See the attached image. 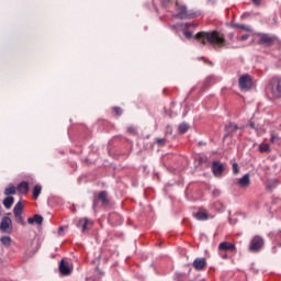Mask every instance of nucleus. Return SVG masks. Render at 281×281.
<instances>
[{"label": "nucleus", "mask_w": 281, "mask_h": 281, "mask_svg": "<svg viewBox=\"0 0 281 281\" xmlns=\"http://www.w3.org/2000/svg\"><path fill=\"white\" fill-rule=\"evenodd\" d=\"M195 37L202 43V45L210 43V45L214 46V49H221V47H225V36L216 31L200 32L195 35Z\"/></svg>", "instance_id": "obj_1"}, {"label": "nucleus", "mask_w": 281, "mask_h": 281, "mask_svg": "<svg viewBox=\"0 0 281 281\" xmlns=\"http://www.w3.org/2000/svg\"><path fill=\"white\" fill-rule=\"evenodd\" d=\"M178 5V13L173 14L175 19L180 20H187V19H196V16H200L201 13L199 11L194 10H188V7L183 4H177Z\"/></svg>", "instance_id": "obj_2"}, {"label": "nucleus", "mask_w": 281, "mask_h": 281, "mask_svg": "<svg viewBox=\"0 0 281 281\" xmlns=\"http://www.w3.org/2000/svg\"><path fill=\"white\" fill-rule=\"evenodd\" d=\"M262 247H265V239L260 237V235H256L250 240L248 251L251 254H258Z\"/></svg>", "instance_id": "obj_3"}, {"label": "nucleus", "mask_w": 281, "mask_h": 281, "mask_svg": "<svg viewBox=\"0 0 281 281\" xmlns=\"http://www.w3.org/2000/svg\"><path fill=\"white\" fill-rule=\"evenodd\" d=\"M269 87L274 98H281V77H273L270 80Z\"/></svg>", "instance_id": "obj_4"}, {"label": "nucleus", "mask_w": 281, "mask_h": 281, "mask_svg": "<svg viewBox=\"0 0 281 281\" xmlns=\"http://www.w3.org/2000/svg\"><path fill=\"white\" fill-rule=\"evenodd\" d=\"M12 218L10 216H3L0 222V232L2 234H12Z\"/></svg>", "instance_id": "obj_5"}, {"label": "nucleus", "mask_w": 281, "mask_h": 281, "mask_svg": "<svg viewBox=\"0 0 281 281\" xmlns=\"http://www.w3.org/2000/svg\"><path fill=\"white\" fill-rule=\"evenodd\" d=\"M254 87V81L251 80V76L249 75H243L239 78V88L241 91H249Z\"/></svg>", "instance_id": "obj_6"}, {"label": "nucleus", "mask_w": 281, "mask_h": 281, "mask_svg": "<svg viewBox=\"0 0 281 281\" xmlns=\"http://www.w3.org/2000/svg\"><path fill=\"white\" fill-rule=\"evenodd\" d=\"M212 172L214 177H221L225 172V166L221 161H213Z\"/></svg>", "instance_id": "obj_7"}, {"label": "nucleus", "mask_w": 281, "mask_h": 281, "mask_svg": "<svg viewBox=\"0 0 281 281\" xmlns=\"http://www.w3.org/2000/svg\"><path fill=\"white\" fill-rule=\"evenodd\" d=\"M205 267H207V261L205 260V258H196L193 261V268L196 271H203V269H205Z\"/></svg>", "instance_id": "obj_8"}, {"label": "nucleus", "mask_w": 281, "mask_h": 281, "mask_svg": "<svg viewBox=\"0 0 281 281\" xmlns=\"http://www.w3.org/2000/svg\"><path fill=\"white\" fill-rule=\"evenodd\" d=\"M59 272L61 276H69L71 273V267H69V262L65 261V259H61L59 263Z\"/></svg>", "instance_id": "obj_9"}, {"label": "nucleus", "mask_w": 281, "mask_h": 281, "mask_svg": "<svg viewBox=\"0 0 281 281\" xmlns=\"http://www.w3.org/2000/svg\"><path fill=\"white\" fill-rule=\"evenodd\" d=\"M239 188H249L251 186V178L249 173H246L238 180Z\"/></svg>", "instance_id": "obj_10"}, {"label": "nucleus", "mask_w": 281, "mask_h": 281, "mask_svg": "<svg viewBox=\"0 0 281 281\" xmlns=\"http://www.w3.org/2000/svg\"><path fill=\"white\" fill-rule=\"evenodd\" d=\"M98 201H101L103 205H109V195L105 191L99 193L98 199L94 200V207H98Z\"/></svg>", "instance_id": "obj_11"}, {"label": "nucleus", "mask_w": 281, "mask_h": 281, "mask_svg": "<svg viewBox=\"0 0 281 281\" xmlns=\"http://www.w3.org/2000/svg\"><path fill=\"white\" fill-rule=\"evenodd\" d=\"M220 251H234L236 246L229 241H223L218 245Z\"/></svg>", "instance_id": "obj_12"}, {"label": "nucleus", "mask_w": 281, "mask_h": 281, "mask_svg": "<svg viewBox=\"0 0 281 281\" xmlns=\"http://www.w3.org/2000/svg\"><path fill=\"white\" fill-rule=\"evenodd\" d=\"M16 190L20 194H27L30 192V183L22 181L18 184Z\"/></svg>", "instance_id": "obj_13"}, {"label": "nucleus", "mask_w": 281, "mask_h": 281, "mask_svg": "<svg viewBox=\"0 0 281 281\" xmlns=\"http://www.w3.org/2000/svg\"><path fill=\"white\" fill-rule=\"evenodd\" d=\"M93 222H91V220L85 217V218H80L77 223V227L81 228L82 232H87V225H92Z\"/></svg>", "instance_id": "obj_14"}, {"label": "nucleus", "mask_w": 281, "mask_h": 281, "mask_svg": "<svg viewBox=\"0 0 281 281\" xmlns=\"http://www.w3.org/2000/svg\"><path fill=\"white\" fill-rule=\"evenodd\" d=\"M29 225H43V217L40 214H35L33 217L27 218Z\"/></svg>", "instance_id": "obj_15"}, {"label": "nucleus", "mask_w": 281, "mask_h": 281, "mask_svg": "<svg viewBox=\"0 0 281 281\" xmlns=\"http://www.w3.org/2000/svg\"><path fill=\"white\" fill-rule=\"evenodd\" d=\"M226 135H232V133H235V131H238V125L236 123H228L225 126Z\"/></svg>", "instance_id": "obj_16"}, {"label": "nucleus", "mask_w": 281, "mask_h": 281, "mask_svg": "<svg viewBox=\"0 0 281 281\" xmlns=\"http://www.w3.org/2000/svg\"><path fill=\"white\" fill-rule=\"evenodd\" d=\"M259 43L269 45V43H273V38L269 34H261Z\"/></svg>", "instance_id": "obj_17"}, {"label": "nucleus", "mask_w": 281, "mask_h": 281, "mask_svg": "<svg viewBox=\"0 0 281 281\" xmlns=\"http://www.w3.org/2000/svg\"><path fill=\"white\" fill-rule=\"evenodd\" d=\"M14 203V198L13 196H7L4 200H3V205L7 210H10V207H12Z\"/></svg>", "instance_id": "obj_18"}, {"label": "nucleus", "mask_w": 281, "mask_h": 281, "mask_svg": "<svg viewBox=\"0 0 281 281\" xmlns=\"http://www.w3.org/2000/svg\"><path fill=\"white\" fill-rule=\"evenodd\" d=\"M193 216H194V218H196V221H207V218H209L207 213L201 212V211L193 214Z\"/></svg>", "instance_id": "obj_19"}, {"label": "nucleus", "mask_w": 281, "mask_h": 281, "mask_svg": "<svg viewBox=\"0 0 281 281\" xmlns=\"http://www.w3.org/2000/svg\"><path fill=\"white\" fill-rule=\"evenodd\" d=\"M5 196H10V194H16V188L14 184H9L8 188L4 189Z\"/></svg>", "instance_id": "obj_20"}, {"label": "nucleus", "mask_w": 281, "mask_h": 281, "mask_svg": "<svg viewBox=\"0 0 281 281\" xmlns=\"http://www.w3.org/2000/svg\"><path fill=\"white\" fill-rule=\"evenodd\" d=\"M172 27L173 29L181 27L182 30H188L190 27H195V25L192 22H187V23H183V24H176Z\"/></svg>", "instance_id": "obj_21"}, {"label": "nucleus", "mask_w": 281, "mask_h": 281, "mask_svg": "<svg viewBox=\"0 0 281 281\" xmlns=\"http://www.w3.org/2000/svg\"><path fill=\"white\" fill-rule=\"evenodd\" d=\"M0 243L4 246V247H10V245L12 244V238L10 236H2L0 238Z\"/></svg>", "instance_id": "obj_22"}, {"label": "nucleus", "mask_w": 281, "mask_h": 281, "mask_svg": "<svg viewBox=\"0 0 281 281\" xmlns=\"http://www.w3.org/2000/svg\"><path fill=\"white\" fill-rule=\"evenodd\" d=\"M42 190L43 187H41V184H36L33 189V199H38V196H41Z\"/></svg>", "instance_id": "obj_23"}, {"label": "nucleus", "mask_w": 281, "mask_h": 281, "mask_svg": "<svg viewBox=\"0 0 281 281\" xmlns=\"http://www.w3.org/2000/svg\"><path fill=\"white\" fill-rule=\"evenodd\" d=\"M13 214H23V203L18 202L15 206L13 207Z\"/></svg>", "instance_id": "obj_24"}, {"label": "nucleus", "mask_w": 281, "mask_h": 281, "mask_svg": "<svg viewBox=\"0 0 281 281\" xmlns=\"http://www.w3.org/2000/svg\"><path fill=\"white\" fill-rule=\"evenodd\" d=\"M179 133L183 134V133H188V131H190V124L188 123H181L179 125V128H178Z\"/></svg>", "instance_id": "obj_25"}, {"label": "nucleus", "mask_w": 281, "mask_h": 281, "mask_svg": "<svg viewBox=\"0 0 281 281\" xmlns=\"http://www.w3.org/2000/svg\"><path fill=\"white\" fill-rule=\"evenodd\" d=\"M259 150L261 153H271V146H269V144H260Z\"/></svg>", "instance_id": "obj_26"}, {"label": "nucleus", "mask_w": 281, "mask_h": 281, "mask_svg": "<svg viewBox=\"0 0 281 281\" xmlns=\"http://www.w3.org/2000/svg\"><path fill=\"white\" fill-rule=\"evenodd\" d=\"M15 222L19 223L20 225H25V220H23L22 214H16L14 215Z\"/></svg>", "instance_id": "obj_27"}, {"label": "nucleus", "mask_w": 281, "mask_h": 281, "mask_svg": "<svg viewBox=\"0 0 281 281\" xmlns=\"http://www.w3.org/2000/svg\"><path fill=\"white\" fill-rule=\"evenodd\" d=\"M233 172L234 175H238V172H240V169L238 168V162L233 164Z\"/></svg>", "instance_id": "obj_28"}, {"label": "nucleus", "mask_w": 281, "mask_h": 281, "mask_svg": "<svg viewBox=\"0 0 281 281\" xmlns=\"http://www.w3.org/2000/svg\"><path fill=\"white\" fill-rule=\"evenodd\" d=\"M278 139H280V137L276 134H272L271 138H270V142H271V144H276L278 142Z\"/></svg>", "instance_id": "obj_29"}, {"label": "nucleus", "mask_w": 281, "mask_h": 281, "mask_svg": "<svg viewBox=\"0 0 281 281\" xmlns=\"http://www.w3.org/2000/svg\"><path fill=\"white\" fill-rule=\"evenodd\" d=\"M156 142L158 146H164V144H166V140L164 138H157Z\"/></svg>", "instance_id": "obj_30"}, {"label": "nucleus", "mask_w": 281, "mask_h": 281, "mask_svg": "<svg viewBox=\"0 0 281 281\" xmlns=\"http://www.w3.org/2000/svg\"><path fill=\"white\" fill-rule=\"evenodd\" d=\"M240 30H245L246 32H250L251 29L245 24L239 25Z\"/></svg>", "instance_id": "obj_31"}, {"label": "nucleus", "mask_w": 281, "mask_h": 281, "mask_svg": "<svg viewBox=\"0 0 281 281\" xmlns=\"http://www.w3.org/2000/svg\"><path fill=\"white\" fill-rule=\"evenodd\" d=\"M247 38H249V35L245 34V35L238 36L237 41H247Z\"/></svg>", "instance_id": "obj_32"}, {"label": "nucleus", "mask_w": 281, "mask_h": 281, "mask_svg": "<svg viewBox=\"0 0 281 281\" xmlns=\"http://www.w3.org/2000/svg\"><path fill=\"white\" fill-rule=\"evenodd\" d=\"M184 36H186V38H192V32H190V31H184Z\"/></svg>", "instance_id": "obj_33"}, {"label": "nucleus", "mask_w": 281, "mask_h": 281, "mask_svg": "<svg viewBox=\"0 0 281 281\" xmlns=\"http://www.w3.org/2000/svg\"><path fill=\"white\" fill-rule=\"evenodd\" d=\"M271 186H272L273 188H276V187L278 186V180L271 181V182L268 184V188H271Z\"/></svg>", "instance_id": "obj_34"}, {"label": "nucleus", "mask_w": 281, "mask_h": 281, "mask_svg": "<svg viewBox=\"0 0 281 281\" xmlns=\"http://www.w3.org/2000/svg\"><path fill=\"white\" fill-rule=\"evenodd\" d=\"M114 111H115L116 115H122V108L115 106Z\"/></svg>", "instance_id": "obj_35"}, {"label": "nucleus", "mask_w": 281, "mask_h": 281, "mask_svg": "<svg viewBox=\"0 0 281 281\" xmlns=\"http://www.w3.org/2000/svg\"><path fill=\"white\" fill-rule=\"evenodd\" d=\"M213 196H221V190L215 189V190L213 191Z\"/></svg>", "instance_id": "obj_36"}, {"label": "nucleus", "mask_w": 281, "mask_h": 281, "mask_svg": "<svg viewBox=\"0 0 281 281\" xmlns=\"http://www.w3.org/2000/svg\"><path fill=\"white\" fill-rule=\"evenodd\" d=\"M249 126H250V128H254V130L257 131V133H258V127H256V124L249 123Z\"/></svg>", "instance_id": "obj_37"}, {"label": "nucleus", "mask_w": 281, "mask_h": 281, "mask_svg": "<svg viewBox=\"0 0 281 281\" xmlns=\"http://www.w3.org/2000/svg\"><path fill=\"white\" fill-rule=\"evenodd\" d=\"M254 5H260L261 0H252Z\"/></svg>", "instance_id": "obj_38"}, {"label": "nucleus", "mask_w": 281, "mask_h": 281, "mask_svg": "<svg viewBox=\"0 0 281 281\" xmlns=\"http://www.w3.org/2000/svg\"><path fill=\"white\" fill-rule=\"evenodd\" d=\"M64 229H65V228H64L63 226H61V227H59V229H58V235H59V236H63V232H64Z\"/></svg>", "instance_id": "obj_39"}, {"label": "nucleus", "mask_w": 281, "mask_h": 281, "mask_svg": "<svg viewBox=\"0 0 281 281\" xmlns=\"http://www.w3.org/2000/svg\"><path fill=\"white\" fill-rule=\"evenodd\" d=\"M258 133H265V130H260Z\"/></svg>", "instance_id": "obj_40"}, {"label": "nucleus", "mask_w": 281, "mask_h": 281, "mask_svg": "<svg viewBox=\"0 0 281 281\" xmlns=\"http://www.w3.org/2000/svg\"><path fill=\"white\" fill-rule=\"evenodd\" d=\"M130 133H133V128H128Z\"/></svg>", "instance_id": "obj_41"}, {"label": "nucleus", "mask_w": 281, "mask_h": 281, "mask_svg": "<svg viewBox=\"0 0 281 281\" xmlns=\"http://www.w3.org/2000/svg\"><path fill=\"white\" fill-rule=\"evenodd\" d=\"M88 281H91V278H88Z\"/></svg>", "instance_id": "obj_42"}]
</instances>
